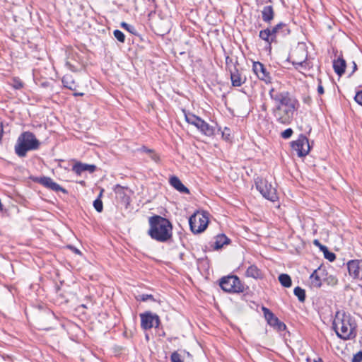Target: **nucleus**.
Masks as SVG:
<instances>
[{
  "instance_id": "47",
  "label": "nucleus",
  "mask_w": 362,
  "mask_h": 362,
  "mask_svg": "<svg viewBox=\"0 0 362 362\" xmlns=\"http://www.w3.org/2000/svg\"><path fill=\"white\" fill-rule=\"evenodd\" d=\"M66 66L71 71H75V67L70 64V62H66Z\"/></svg>"
},
{
  "instance_id": "19",
  "label": "nucleus",
  "mask_w": 362,
  "mask_h": 362,
  "mask_svg": "<svg viewBox=\"0 0 362 362\" xmlns=\"http://www.w3.org/2000/svg\"><path fill=\"white\" fill-rule=\"evenodd\" d=\"M169 183L179 192L187 194H189V189L182 183L181 180L177 176H171L169 179Z\"/></svg>"
},
{
  "instance_id": "21",
  "label": "nucleus",
  "mask_w": 362,
  "mask_h": 362,
  "mask_svg": "<svg viewBox=\"0 0 362 362\" xmlns=\"http://www.w3.org/2000/svg\"><path fill=\"white\" fill-rule=\"evenodd\" d=\"M346 66V61L341 56H339L337 59H334L333 62V69L335 73L339 76H342L344 74Z\"/></svg>"
},
{
  "instance_id": "6",
  "label": "nucleus",
  "mask_w": 362,
  "mask_h": 362,
  "mask_svg": "<svg viewBox=\"0 0 362 362\" xmlns=\"http://www.w3.org/2000/svg\"><path fill=\"white\" fill-rule=\"evenodd\" d=\"M297 109L298 105L289 106L288 107H273L272 114L278 123L288 125L291 123L294 112Z\"/></svg>"
},
{
  "instance_id": "39",
  "label": "nucleus",
  "mask_w": 362,
  "mask_h": 362,
  "mask_svg": "<svg viewBox=\"0 0 362 362\" xmlns=\"http://www.w3.org/2000/svg\"><path fill=\"white\" fill-rule=\"evenodd\" d=\"M362 361V351L354 354L351 362H361Z\"/></svg>"
},
{
  "instance_id": "50",
  "label": "nucleus",
  "mask_w": 362,
  "mask_h": 362,
  "mask_svg": "<svg viewBox=\"0 0 362 362\" xmlns=\"http://www.w3.org/2000/svg\"><path fill=\"white\" fill-rule=\"evenodd\" d=\"M74 96H78V95L82 96V95H83V93H76V92H75V93H74Z\"/></svg>"
},
{
  "instance_id": "28",
  "label": "nucleus",
  "mask_w": 362,
  "mask_h": 362,
  "mask_svg": "<svg viewBox=\"0 0 362 362\" xmlns=\"http://www.w3.org/2000/svg\"><path fill=\"white\" fill-rule=\"evenodd\" d=\"M279 281L280 284L286 288H289L291 286L292 281L290 276L286 274H281L279 276Z\"/></svg>"
},
{
  "instance_id": "49",
  "label": "nucleus",
  "mask_w": 362,
  "mask_h": 362,
  "mask_svg": "<svg viewBox=\"0 0 362 362\" xmlns=\"http://www.w3.org/2000/svg\"><path fill=\"white\" fill-rule=\"evenodd\" d=\"M314 244H315V245H317V246H319L320 247V245H322L320 244V243L319 242V240H314Z\"/></svg>"
},
{
  "instance_id": "42",
  "label": "nucleus",
  "mask_w": 362,
  "mask_h": 362,
  "mask_svg": "<svg viewBox=\"0 0 362 362\" xmlns=\"http://www.w3.org/2000/svg\"><path fill=\"white\" fill-rule=\"evenodd\" d=\"M354 99L358 104L362 105V90L361 91L357 92Z\"/></svg>"
},
{
  "instance_id": "23",
  "label": "nucleus",
  "mask_w": 362,
  "mask_h": 362,
  "mask_svg": "<svg viewBox=\"0 0 362 362\" xmlns=\"http://www.w3.org/2000/svg\"><path fill=\"white\" fill-rule=\"evenodd\" d=\"M247 277H251L255 279H261L263 278V272L256 265H250L245 272Z\"/></svg>"
},
{
  "instance_id": "9",
  "label": "nucleus",
  "mask_w": 362,
  "mask_h": 362,
  "mask_svg": "<svg viewBox=\"0 0 362 362\" xmlns=\"http://www.w3.org/2000/svg\"><path fill=\"white\" fill-rule=\"evenodd\" d=\"M183 112L185 114V120L187 123L195 126L202 134L206 136H211L214 135V129L213 127L209 125L199 117L192 113H187L185 110H183Z\"/></svg>"
},
{
  "instance_id": "4",
  "label": "nucleus",
  "mask_w": 362,
  "mask_h": 362,
  "mask_svg": "<svg viewBox=\"0 0 362 362\" xmlns=\"http://www.w3.org/2000/svg\"><path fill=\"white\" fill-rule=\"evenodd\" d=\"M269 95L274 103V107L298 105V100L292 97L288 91L272 87L269 91Z\"/></svg>"
},
{
  "instance_id": "5",
  "label": "nucleus",
  "mask_w": 362,
  "mask_h": 362,
  "mask_svg": "<svg viewBox=\"0 0 362 362\" xmlns=\"http://www.w3.org/2000/svg\"><path fill=\"white\" fill-rule=\"evenodd\" d=\"M220 287L227 293H238L244 291V285L240 279L235 275L223 276L219 281Z\"/></svg>"
},
{
  "instance_id": "44",
  "label": "nucleus",
  "mask_w": 362,
  "mask_h": 362,
  "mask_svg": "<svg viewBox=\"0 0 362 362\" xmlns=\"http://www.w3.org/2000/svg\"><path fill=\"white\" fill-rule=\"evenodd\" d=\"M317 92L320 95L324 93V88H323V86H322L320 80V83H319L318 86H317Z\"/></svg>"
},
{
  "instance_id": "3",
  "label": "nucleus",
  "mask_w": 362,
  "mask_h": 362,
  "mask_svg": "<svg viewBox=\"0 0 362 362\" xmlns=\"http://www.w3.org/2000/svg\"><path fill=\"white\" fill-rule=\"evenodd\" d=\"M40 142L30 132H23L18 137L15 145V153L20 158L26 156L28 151L39 148Z\"/></svg>"
},
{
  "instance_id": "24",
  "label": "nucleus",
  "mask_w": 362,
  "mask_h": 362,
  "mask_svg": "<svg viewBox=\"0 0 362 362\" xmlns=\"http://www.w3.org/2000/svg\"><path fill=\"white\" fill-rule=\"evenodd\" d=\"M274 11L272 6H266L262 11V18L264 22L270 23L274 18Z\"/></svg>"
},
{
  "instance_id": "37",
  "label": "nucleus",
  "mask_w": 362,
  "mask_h": 362,
  "mask_svg": "<svg viewBox=\"0 0 362 362\" xmlns=\"http://www.w3.org/2000/svg\"><path fill=\"white\" fill-rule=\"evenodd\" d=\"M293 133V129L291 128H288L281 132V136L282 138L287 139L292 136Z\"/></svg>"
},
{
  "instance_id": "38",
  "label": "nucleus",
  "mask_w": 362,
  "mask_h": 362,
  "mask_svg": "<svg viewBox=\"0 0 362 362\" xmlns=\"http://www.w3.org/2000/svg\"><path fill=\"white\" fill-rule=\"evenodd\" d=\"M222 137L226 140V141H230V130L229 128H227L226 127L223 130V132H222Z\"/></svg>"
},
{
  "instance_id": "2",
  "label": "nucleus",
  "mask_w": 362,
  "mask_h": 362,
  "mask_svg": "<svg viewBox=\"0 0 362 362\" xmlns=\"http://www.w3.org/2000/svg\"><path fill=\"white\" fill-rule=\"evenodd\" d=\"M148 235L153 240L165 243L173 236V225L166 218L154 215L148 218Z\"/></svg>"
},
{
  "instance_id": "51",
  "label": "nucleus",
  "mask_w": 362,
  "mask_h": 362,
  "mask_svg": "<svg viewBox=\"0 0 362 362\" xmlns=\"http://www.w3.org/2000/svg\"><path fill=\"white\" fill-rule=\"evenodd\" d=\"M103 192H104V189H102L100 190V194H99L98 197H100V199H101V197H102V196H103Z\"/></svg>"
},
{
  "instance_id": "31",
  "label": "nucleus",
  "mask_w": 362,
  "mask_h": 362,
  "mask_svg": "<svg viewBox=\"0 0 362 362\" xmlns=\"http://www.w3.org/2000/svg\"><path fill=\"white\" fill-rule=\"evenodd\" d=\"M238 61L236 60L235 62L233 59L230 57L227 56L226 57V67L228 71H233V69L237 68Z\"/></svg>"
},
{
  "instance_id": "25",
  "label": "nucleus",
  "mask_w": 362,
  "mask_h": 362,
  "mask_svg": "<svg viewBox=\"0 0 362 362\" xmlns=\"http://www.w3.org/2000/svg\"><path fill=\"white\" fill-rule=\"evenodd\" d=\"M230 240L225 234H218L215 238L214 247L215 250L222 248L224 245L229 244Z\"/></svg>"
},
{
  "instance_id": "43",
  "label": "nucleus",
  "mask_w": 362,
  "mask_h": 362,
  "mask_svg": "<svg viewBox=\"0 0 362 362\" xmlns=\"http://www.w3.org/2000/svg\"><path fill=\"white\" fill-rule=\"evenodd\" d=\"M23 84L20 80H14L13 87L16 89H20V88H23Z\"/></svg>"
},
{
  "instance_id": "34",
  "label": "nucleus",
  "mask_w": 362,
  "mask_h": 362,
  "mask_svg": "<svg viewBox=\"0 0 362 362\" xmlns=\"http://www.w3.org/2000/svg\"><path fill=\"white\" fill-rule=\"evenodd\" d=\"M93 206L95 209L98 212H102L103 210V204L102 200L100 199V197H98L94 202H93Z\"/></svg>"
},
{
  "instance_id": "16",
  "label": "nucleus",
  "mask_w": 362,
  "mask_h": 362,
  "mask_svg": "<svg viewBox=\"0 0 362 362\" xmlns=\"http://www.w3.org/2000/svg\"><path fill=\"white\" fill-rule=\"evenodd\" d=\"M272 31L273 28L272 29L267 28L260 30L259 33V38L267 42L269 49H271V45L273 42H276L275 34Z\"/></svg>"
},
{
  "instance_id": "41",
  "label": "nucleus",
  "mask_w": 362,
  "mask_h": 362,
  "mask_svg": "<svg viewBox=\"0 0 362 362\" xmlns=\"http://www.w3.org/2000/svg\"><path fill=\"white\" fill-rule=\"evenodd\" d=\"M115 192L119 195L124 194V188L119 185H117L115 187Z\"/></svg>"
},
{
  "instance_id": "26",
  "label": "nucleus",
  "mask_w": 362,
  "mask_h": 362,
  "mask_svg": "<svg viewBox=\"0 0 362 362\" xmlns=\"http://www.w3.org/2000/svg\"><path fill=\"white\" fill-rule=\"evenodd\" d=\"M62 82L64 88H66L71 90H75L77 85L74 81L73 76L71 74H66L62 78Z\"/></svg>"
},
{
  "instance_id": "46",
  "label": "nucleus",
  "mask_w": 362,
  "mask_h": 362,
  "mask_svg": "<svg viewBox=\"0 0 362 362\" xmlns=\"http://www.w3.org/2000/svg\"><path fill=\"white\" fill-rule=\"evenodd\" d=\"M69 247L70 249H71L74 251V253L78 254V255H81V254L80 250L74 247V246H69Z\"/></svg>"
},
{
  "instance_id": "12",
  "label": "nucleus",
  "mask_w": 362,
  "mask_h": 362,
  "mask_svg": "<svg viewBox=\"0 0 362 362\" xmlns=\"http://www.w3.org/2000/svg\"><path fill=\"white\" fill-rule=\"evenodd\" d=\"M252 70L259 80L264 81L266 83H270L272 82L270 73L262 63L254 62Z\"/></svg>"
},
{
  "instance_id": "40",
  "label": "nucleus",
  "mask_w": 362,
  "mask_h": 362,
  "mask_svg": "<svg viewBox=\"0 0 362 362\" xmlns=\"http://www.w3.org/2000/svg\"><path fill=\"white\" fill-rule=\"evenodd\" d=\"M286 325L281 322V321H279L276 325L274 327V329H276L277 331L279 332H281V331H284L286 329Z\"/></svg>"
},
{
  "instance_id": "35",
  "label": "nucleus",
  "mask_w": 362,
  "mask_h": 362,
  "mask_svg": "<svg viewBox=\"0 0 362 362\" xmlns=\"http://www.w3.org/2000/svg\"><path fill=\"white\" fill-rule=\"evenodd\" d=\"M115 37L120 42H124L125 35L119 30H115L113 32Z\"/></svg>"
},
{
  "instance_id": "52",
  "label": "nucleus",
  "mask_w": 362,
  "mask_h": 362,
  "mask_svg": "<svg viewBox=\"0 0 362 362\" xmlns=\"http://www.w3.org/2000/svg\"><path fill=\"white\" fill-rule=\"evenodd\" d=\"M266 109H267L266 105H264L262 106V110H266Z\"/></svg>"
},
{
  "instance_id": "45",
  "label": "nucleus",
  "mask_w": 362,
  "mask_h": 362,
  "mask_svg": "<svg viewBox=\"0 0 362 362\" xmlns=\"http://www.w3.org/2000/svg\"><path fill=\"white\" fill-rule=\"evenodd\" d=\"M352 67L353 69L351 74H349V76H351L357 70V64H356L355 62H352Z\"/></svg>"
},
{
  "instance_id": "54",
  "label": "nucleus",
  "mask_w": 362,
  "mask_h": 362,
  "mask_svg": "<svg viewBox=\"0 0 362 362\" xmlns=\"http://www.w3.org/2000/svg\"><path fill=\"white\" fill-rule=\"evenodd\" d=\"M332 281H334V283L337 282V280L335 279H332Z\"/></svg>"
},
{
  "instance_id": "14",
  "label": "nucleus",
  "mask_w": 362,
  "mask_h": 362,
  "mask_svg": "<svg viewBox=\"0 0 362 362\" xmlns=\"http://www.w3.org/2000/svg\"><path fill=\"white\" fill-rule=\"evenodd\" d=\"M36 181L47 189H52L54 192H62L64 194L67 193V190L61 187L59 184L54 182L53 180L49 177H41L36 179Z\"/></svg>"
},
{
  "instance_id": "33",
  "label": "nucleus",
  "mask_w": 362,
  "mask_h": 362,
  "mask_svg": "<svg viewBox=\"0 0 362 362\" xmlns=\"http://www.w3.org/2000/svg\"><path fill=\"white\" fill-rule=\"evenodd\" d=\"M136 299L137 300H141V301H144V302L148 300H151L152 301H156V299L154 298L153 296L151 294H141V295H139L137 297H136Z\"/></svg>"
},
{
  "instance_id": "55",
  "label": "nucleus",
  "mask_w": 362,
  "mask_h": 362,
  "mask_svg": "<svg viewBox=\"0 0 362 362\" xmlns=\"http://www.w3.org/2000/svg\"><path fill=\"white\" fill-rule=\"evenodd\" d=\"M307 362H310V359L308 358H306Z\"/></svg>"
},
{
  "instance_id": "15",
  "label": "nucleus",
  "mask_w": 362,
  "mask_h": 362,
  "mask_svg": "<svg viewBox=\"0 0 362 362\" xmlns=\"http://www.w3.org/2000/svg\"><path fill=\"white\" fill-rule=\"evenodd\" d=\"M326 275L325 270L318 268L315 269L310 276V284L313 286L320 288Z\"/></svg>"
},
{
  "instance_id": "27",
  "label": "nucleus",
  "mask_w": 362,
  "mask_h": 362,
  "mask_svg": "<svg viewBox=\"0 0 362 362\" xmlns=\"http://www.w3.org/2000/svg\"><path fill=\"white\" fill-rule=\"evenodd\" d=\"M190 356L189 352L181 351L180 352L175 351L171 354V362H183L185 359V356Z\"/></svg>"
},
{
  "instance_id": "1",
  "label": "nucleus",
  "mask_w": 362,
  "mask_h": 362,
  "mask_svg": "<svg viewBox=\"0 0 362 362\" xmlns=\"http://www.w3.org/2000/svg\"><path fill=\"white\" fill-rule=\"evenodd\" d=\"M332 327L337 336L343 340L354 339L357 336V324L354 317L344 310L336 312Z\"/></svg>"
},
{
  "instance_id": "22",
  "label": "nucleus",
  "mask_w": 362,
  "mask_h": 362,
  "mask_svg": "<svg viewBox=\"0 0 362 362\" xmlns=\"http://www.w3.org/2000/svg\"><path fill=\"white\" fill-rule=\"evenodd\" d=\"M262 310L264 314V317L267 320V323L272 327H274L276 323L279 321V318L267 308L262 306Z\"/></svg>"
},
{
  "instance_id": "13",
  "label": "nucleus",
  "mask_w": 362,
  "mask_h": 362,
  "mask_svg": "<svg viewBox=\"0 0 362 362\" xmlns=\"http://www.w3.org/2000/svg\"><path fill=\"white\" fill-rule=\"evenodd\" d=\"M349 275L354 279H362V259H352L347 262Z\"/></svg>"
},
{
  "instance_id": "8",
  "label": "nucleus",
  "mask_w": 362,
  "mask_h": 362,
  "mask_svg": "<svg viewBox=\"0 0 362 362\" xmlns=\"http://www.w3.org/2000/svg\"><path fill=\"white\" fill-rule=\"evenodd\" d=\"M257 189L267 199L275 202L277 199L276 189L272 182L262 177H257L255 180Z\"/></svg>"
},
{
  "instance_id": "32",
  "label": "nucleus",
  "mask_w": 362,
  "mask_h": 362,
  "mask_svg": "<svg viewBox=\"0 0 362 362\" xmlns=\"http://www.w3.org/2000/svg\"><path fill=\"white\" fill-rule=\"evenodd\" d=\"M121 27L134 35H137L136 29L132 25H129L125 22H122L121 23Z\"/></svg>"
},
{
  "instance_id": "30",
  "label": "nucleus",
  "mask_w": 362,
  "mask_h": 362,
  "mask_svg": "<svg viewBox=\"0 0 362 362\" xmlns=\"http://www.w3.org/2000/svg\"><path fill=\"white\" fill-rule=\"evenodd\" d=\"M293 293L296 296H297L298 300L301 303H303L305 300V291L304 289L301 288L299 286H297L294 288Z\"/></svg>"
},
{
  "instance_id": "18",
  "label": "nucleus",
  "mask_w": 362,
  "mask_h": 362,
  "mask_svg": "<svg viewBox=\"0 0 362 362\" xmlns=\"http://www.w3.org/2000/svg\"><path fill=\"white\" fill-rule=\"evenodd\" d=\"M273 33L275 34L276 39L279 35L286 37L291 33V30L288 24L280 22L273 27Z\"/></svg>"
},
{
  "instance_id": "29",
  "label": "nucleus",
  "mask_w": 362,
  "mask_h": 362,
  "mask_svg": "<svg viewBox=\"0 0 362 362\" xmlns=\"http://www.w3.org/2000/svg\"><path fill=\"white\" fill-rule=\"evenodd\" d=\"M320 250L323 252L325 258L329 262H333L336 259L335 254L330 252L326 246L320 245Z\"/></svg>"
},
{
  "instance_id": "53",
  "label": "nucleus",
  "mask_w": 362,
  "mask_h": 362,
  "mask_svg": "<svg viewBox=\"0 0 362 362\" xmlns=\"http://www.w3.org/2000/svg\"><path fill=\"white\" fill-rule=\"evenodd\" d=\"M314 362H317V361H316V360H314ZM318 362H322V360H321V358H319V360H318Z\"/></svg>"
},
{
  "instance_id": "48",
  "label": "nucleus",
  "mask_w": 362,
  "mask_h": 362,
  "mask_svg": "<svg viewBox=\"0 0 362 362\" xmlns=\"http://www.w3.org/2000/svg\"><path fill=\"white\" fill-rule=\"evenodd\" d=\"M3 133H4V129H3V124L0 122V140H1L3 137Z\"/></svg>"
},
{
  "instance_id": "20",
  "label": "nucleus",
  "mask_w": 362,
  "mask_h": 362,
  "mask_svg": "<svg viewBox=\"0 0 362 362\" xmlns=\"http://www.w3.org/2000/svg\"><path fill=\"white\" fill-rule=\"evenodd\" d=\"M230 75V80L233 86L240 87L243 84L246 78L241 76L238 68L233 69V71H229Z\"/></svg>"
},
{
  "instance_id": "7",
  "label": "nucleus",
  "mask_w": 362,
  "mask_h": 362,
  "mask_svg": "<svg viewBox=\"0 0 362 362\" xmlns=\"http://www.w3.org/2000/svg\"><path fill=\"white\" fill-rule=\"evenodd\" d=\"M209 223L208 214L205 212H197L189 218L190 230L194 234L201 233L206 228Z\"/></svg>"
},
{
  "instance_id": "36",
  "label": "nucleus",
  "mask_w": 362,
  "mask_h": 362,
  "mask_svg": "<svg viewBox=\"0 0 362 362\" xmlns=\"http://www.w3.org/2000/svg\"><path fill=\"white\" fill-rule=\"evenodd\" d=\"M306 58H307V54H305V59H303L302 61L293 60V61H292V64L293 65L306 69V67L308 66V64L306 62Z\"/></svg>"
},
{
  "instance_id": "10",
  "label": "nucleus",
  "mask_w": 362,
  "mask_h": 362,
  "mask_svg": "<svg viewBox=\"0 0 362 362\" xmlns=\"http://www.w3.org/2000/svg\"><path fill=\"white\" fill-rule=\"evenodd\" d=\"M141 327L144 330L150 329L153 327L158 328L160 325L159 316L151 311H146L140 314Z\"/></svg>"
},
{
  "instance_id": "11",
  "label": "nucleus",
  "mask_w": 362,
  "mask_h": 362,
  "mask_svg": "<svg viewBox=\"0 0 362 362\" xmlns=\"http://www.w3.org/2000/svg\"><path fill=\"white\" fill-rule=\"evenodd\" d=\"M292 148L297 152L299 157H304L310 151V146L308 138L303 134H300L298 139L291 142Z\"/></svg>"
},
{
  "instance_id": "17",
  "label": "nucleus",
  "mask_w": 362,
  "mask_h": 362,
  "mask_svg": "<svg viewBox=\"0 0 362 362\" xmlns=\"http://www.w3.org/2000/svg\"><path fill=\"white\" fill-rule=\"evenodd\" d=\"M96 170V166L93 164H86L81 162L76 163L73 166V171L77 175H81L83 172L88 171L89 173H93Z\"/></svg>"
}]
</instances>
